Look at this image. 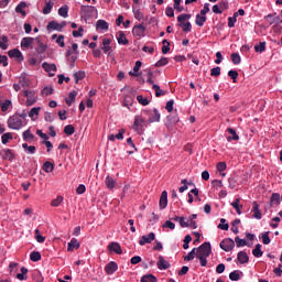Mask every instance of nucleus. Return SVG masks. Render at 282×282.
Here are the masks:
<instances>
[{"instance_id":"nucleus-21","label":"nucleus","mask_w":282,"mask_h":282,"mask_svg":"<svg viewBox=\"0 0 282 282\" xmlns=\"http://www.w3.org/2000/svg\"><path fill=\"white\" fill-rule=\"evenodd\" d=\"M232 208H235L237 215H241V210L243 209V205H241V199L235 198V200L230 204Z\"/></svg>"},{"instance_id":"nucleus-9","label":"nucleus","mask_w":282,"mask_h":282,"mask_svg":"<svg viewBox=\"0 0 282 282\" xmlns=\"http://www.w3.org/2000/svg\"><path fill=\"white\" fill-rule=\"evenodd\" d=\"M159 206H160L161 210H164V208H166V206H169V193L166 191H163L161 193Z\"/></svg>"},{"instance_id":"nucleus-28","label":"nucleus","mask_w":282,"mask_h":282,"mask_svg":"<svg viewBox=\"0 0 282 282\" xmlns=\"http://www.w3.org/2000/svg\"><path fill=\"white\" fill-rule=\"evenodd\" d=\"M17 279L19 281H28V268L22 267L21 268V273L17 274Z\"/></svg>"},{"instance_id":"nucleus-35","label":"nucleus","mask_w":282,"mask_h":282,"mask_svg":"<svg viewBox=\"0 0 282 282\" xmlns=\"http://www.w3.org/2000/svg\"><path fill=\"white\" fill-rule=\"evenodd\" d=\"M22 149H24L26 153H30V155H34L36 153V147L28 145V143H23Z\"/></svg>"},{"instance_id":"nucleus-64","label":"nucleus","mask_w":282,"mask_h":282,"mask_svg":"<svg viewBox=\"0 0 282 282\" xmlns=\"http://www.w3.org/2000/svg\"><path fill=\"white\" fill-rule=\"evenodd\" d=\"M228 76H230L231 80L234 83H237V78H239V73L237 70H229Z\"/></svg>"},{"instance_id":"nucleus-51","label":"nucleus","mask_w":282,"mask_h":282,"mask_svg":"<svg viewBox=\"0 0 282 282\" xmlns=\"http://www.w3.org/2000/svg\"><path fill=\"white\" fill-rule=\"evenodd\" d=\"M1 140H2V144H8V142H10V140H12V133L7 132V133L2 134Z\"/></svg>"},{"instance_id":"nucleus-62","label":"nucleus","mask_w":282,"mask_h":282,"mask_svg":"<svg viewBox=\"0 0 282 282\" xmlns=\"http://www.w3.org/2000/svg\"><path fill=\"white\" fill-rule=\"evenodd\" d=\"M270 241V231H265L264 234H262V242L264 243V246H269Z\"/></svg>"},{"instance_id":"nucleus-34","label":"nucleus","mask_w":282,"mask_h":282,"mask_svg":"<svg viewBox=\"0 0 282 282\" xmlns=\"http://www.w3.org/2000/svg\"><path fill=\"white\" fill-rule=\"evenodd\" d=\"M46 30H56L57 32H61V25L58 22L56 21H51L48 22L47 26H46Z\"/></svg>"},{"instance_id":"nucleus-50","label":"nucleus","mask_w":282,"mask_h":282,"mask_svg":"<svg viewBox=\"0 0 282 282\" xmlns=\"http://www.w3.org/2000/svg\"><path fill=\"white\" fill-rule=\"evenodd\" d=\"M30 259H31V261H34V262L41 261V252H39V251L31 252Z\"/></svg>"},{"instance_id":"nucleus-25","label":"nucleus","mask_w":282,"mask_h":282,"mask_svg":"<svg viewBox=\"0 0 282 282\" xmlns=\"http://www.w3.org/2000/svg\"><path fill=\"white\" fill-rule=\"evenodd\" d=\"M227 131L230 133V137H227V141L232 142L234 140L235 142H238L239 135L237 134V131L232 128H228Z\"/></svg>"},{"instance_id":"nucleus-17","label":"nucleus","mask_w":282,"mask_h":282,"mask_svg":"<svg viewBox=\"0 0 282 282\" xmlns=\"http://www.w3.org/2000/svg\"><path fill=\"white\" fill-rule=\"evenodd\" d=\"M10 58H17L18 61H23V53L19 48H13L8 52Z\"/></svg>"},{"instance_id":"nucleus-23","label":"nucleus","mask_w":282,"mask_h":282,"mask_svg":"<svg viewBox=\"0 0 282 282\" xmlns=\"http://www.w3.org/2000/svg\"><path fill=\"white\" fill-rule=\"evenodd\" d=\"M25 8H28V3L26 2H20L17 7H15V12L18 14H21L22 17H26V12H25Z\"/></svg>"},{"instance_id":"nucleus-47","label":"nucleus","mask_w":282,"mask_h":282,"mask_svg":"<svg viewBox=\"0 0 282 282\" xmlns=\"http://www.w3.org/2000/svg\"><path fill=\"white\" fill-rule=\"evenodd\" d=\"M231 63H234V65H239V63H241V56L239 53L231 54Z\"/></svg>"},{"instance_id":"nucleus-53","label":"nucleus","mask_w":282,"mask_h":282,"mask_svg":"<svg viewBox=\"0 0 282 282\" xmlns=\"http://www.w3.org/2000/svg\"><path fill=\"white\" fill-rule=\"evenodd\" d=\"M75 83L78 84V80H83L85 78V72L79 70L77 73H74Z\"/></svg>"},{"instance_id":"nucleus-15","label":"nucleus","mask_w":282,"mask_h":282,"mask_svg":"<svg viewBox=\"0 0 282 282\" xmlns=\"http://www.w3.org/2000/svg\"><path fill=\"white\" fill-rule=\"evenodd\" d=\"M0 155H1L2 160H9L10 162H12V160H14V153L10 149L2 150L0 152Z\"/></svg>"},{"instance_id":"nucleus-56","label":"nucleus","mask_w":282,"mask_h":282,"mask_svg":"<svg viewBox=\"0 0 282 282\" xmlns=\"http://www.w3.org/2000/svg\"><path fill=\"white\" fill-rule=\"evenodd\" d=\"M210 76L217 78V76H221V67L217 66L210 69Z\"/></svg>"},{"instance_id":"nucleus-31","label":"nucleus","mask_w":282,"mask_h":282,"mask_svg":"<svg viewBox=\"0 0 282 282\" xmlns=\"http://www.w3.org/2000/svg\"><path fill=\"white\" fill-rule=\"evenodd\" d=\"M206 19H207L206 15L197 14L195 20L196 25H198V28H204V24L206 23Z\"/></svg>"},{"instance_id":"nucleus-10","label":"nucleus","mask_w":282,"mask_h":282,"mask_svg":"<svg viewBox=\"0 0 282 282\" xmlns=\"http://www.w3.org/2000/svg\"><path fill=\"white\" fill-rule=\"evenodd\" d=\"M145 122L144 118L137 116L133 123L134 131H142Z\"/></svg>"},{"instance_id":"nucleus-7","label":"nucleus","mask_w":282,"mask_h":282,"mask_svg":"<svg viewBox=\"0 0 282 282\" xmlns=\"http://www.w3.org/2000/svg\"><path fill=\"white\" fill-rule=\"evenodd\" d=\"M145 32H147V28H144L143 24H135L132 29L133 36H139V39H142Z\"/></svg>"},{"instance_id":"nucleus-57","label":"nucleus","mask_w":282,"mask_h":282,"mask_svg":"<svg viewBox=\"0 0 282 282\" xmlns=\"http://www.w3.org/2000/svg\"><path fill=\"white\" fill-rule=\"evenodd\" d=\"M254 52H259L260 54L265 52V42H260V44L256 45Z\"/></svg>"},{"instance_id":"nucleus-49","label":"nucleus","mask_w":282,"mask_h":282,"mask_svg":"<svg viewBox=\"0 0 282 282\" xmlns=\"http://www.w3.org/2000/svg\"><path fill=\"white\" fill-rule=\"evenodd\" d=\"M20 85L21 87H30V79L25 77V75L20 76Z\"/></svg>"},{"instance_id":"nucleus-19","label":"nucleus","mask_w":282,"mask_h":282,"mask_svg":"<svg viewBox=\"0 0 282 282\" xmlns=\"http://www.w3.org/2000/svg\"><path fill=\"white\" fill-rule=\"evenodd\" d=\"M118 270V263L111 261L105 267V272L108 274H113Z\"/></svg>"},{"instance_id":"nucleus-6","label":"nucleus","mask_w":282,"mask_h":282,"mask_svg":"<svg viewBox=\"0 0 282 282\" xmlns=\"http://www.w3.org/2000/svg\"><path fill=\"white\" fill-rule=\"evenodd\" d=\"M264 20L267 23H269V25H281L282 23L281 17L276 15V13L265 15Z\"/></svg>"},{"instance_id":"nucleus-44","label":"nucleus","mask_w":282,"mask_h":282,"mask_svg":"<svg viewBox=\"0 0 282 282\" xmlns=\"http://www.w3.org/2000/svg\"><path fill=\"white\" fill-rule=\"evenodd\" d=\"M189 19H191V14H186V13L180 14L177 17V21H178L180 25L184 24V22L188 21Z\"/></svg>"},{"instance_id":"nucleus-55","label":"nucleus","mask_w":282,"mask_h":282,"mask_svg":"<svg viewBox=\"0 0 282 282\" xmlns=\"http://www.w3.org/2000/svg\"><path fill=\"white\" fill-rule=\"evenodd\" d=\"M137 100L140 105H142L143 107H147V105H149V99H147L145 97H143L142 95H138L137 96Z\"/></svg>"},{"instance_id":"nucleus-26","label":"nucleus","mask_w":282,"mask_h":282,"mask_svg":"<svg viewBox=\"0 0 282 282\" xmlns=\"http://www.w3.org/2000/svg\"><path fill=\"white\" fill-rule=\"evenodd\" d=\"M105 184L109 191H113V188H116V180H113L111 176L106 177Z\"/></svg>"},{"instance_id":"nucleus-36","label":"nucleus","mask_w":282,"mask_h":282,"mask_svg":"<svg viewBox=\"0 0 282 282\" xmlns=\"http://www.w3.org/2000/svg\"><path fill=\"white\" fill-rule=\"evenodd\" d=\"M152 88H153L154 91H155L156 98H160L161 96H165V95H166V91L162 90V89L160 88V85L153 84V85H152Z\"/></svg>"},{"instance_id":"nucleus-60","label":"nucleus","mask_w":282,"mask_h":282,"mask_svg":"<svg viewBox=\"0 0 282 282\" xmlns=\"http://www.w3.org/2000/svg\"><path fill=\"white\" fill-rule=\"evenodd\" d=\"M178 25L180 28H182L183 32H191V30H193V25L191 24V22H186Z\"/></svg>"},{"instance_id":"nucleus-12","label":"nucleus","mask_w":282,"mask_h":282,"mask_svg":"<svg viewBox=\"0 0 282 282\" xmlns=\"http://www.w3.org/2000/svg\"><path fill=\"white\" fill-rule=\"evenodd\" d=\"M149 123L152 122H160V111H158V109H153L149 112V119H148Z\"/></svg>"},{"instance_id":"nucleus-42","label":"nucleus","mask_w":282,"mask_h":282,"mask_svg":"<svg viewBox=\"0 0 282 282\" xmlns=\"http://www.w3.org/2000/svg\"><path fill=\"white\" fill-rule=\"evenodd\" d=\"M234 242H236L237 248H243V246H248V241H246V239L239 238V236L235 238Z\"/></svg>"},{"instance_id":"nucleus-58","label":"nucleus","mask_w":282,"mask_h":282,"mask_svg":"<svg viewBox=\"0 0 282 282\" xmlns=\"http://www.w3.org/2000/svg\"><path fill=\"white\" fill-rule=\"evenodd\" d=\"M41 111V107H34L29 112V118L34 119V116H39V112Z\"/></svg>"},{"instance_id":"nucleus-16","label":"nucleus","mask_w":282,"mask_h":282,"mask_svg":"<svg viewBox=\"0 0 282 282\" xmlns=\"http://www.w3.org/2000/svg\"><path fill=\"white\" fill-rule=\"evenodd\" d=\"M21 47H24L25 50L28 48H33L32 45H34V37H23L21 41Z\"/></svg>"},{"instance_id":"nucleus-46","label":"nucleus","mask_w":282,"mask_h":282,"mask_svg":"<svg viewBox=\"0 0 282 282\" xmlns=\"http://www.w3.org/2000/svg\"><path fill=\"white\" fill-rule=\"evenodd\" d=\"M75 131H76V129H75L74 126H72V124H68V126H66V127L64 128V133H65L66 135H74Z\"/></svg>"},{"instance_id":"nucleus-4","label":"nucleus","mask_w":282,"mask_h":282,"mask_svg":"<svg viewBox=\"0 0 282 282\" xmlns=\"http://www.w3.org/2000/svg\"><path fill=\"white\" fill-rule=\"evenodd\" d=\"M22 94L24 98H26V107H32V105H36L39 100V96H36V91L23 90Z\"/></svg>"},{"instance_id":"nucleus-22","label":"nucleus","mask_w":282,"mask_h":282,"mask_svg":"<svg viewBox=\"0 0 282 282\" xmlns=\"http://www.w3.org/2000/svg\"><path fill=\"white\" fill-rule=\"evenodd\" d=\"M237 260L239 263H248L250 261V258L248 257V253L246 251H239L237 254Z\"/></svg>"},{"instance_id":"nucleus-8","label":"nucleus","mask_w":282,"mask_h":282,"mask_svg":"<svg viewBox=\"0 0 282 282\" xmlns=\"http://www.w3.org/2000/svg\"><path fill=\"white\" fill-rule=\"evenodd\" d=\"M152 241H155L154 232H150L149 235L142 236V238L139 240V246H147V243H151Z\"/></svg>"},{"instance_id":"nucleus-11","label":"nucleus","mask_w":282,"mask_h":282,"mask_svg":"<svg viewBox=\"0 0 282 282\" xmlns=\"http://www.w3.org/2000/svg\"><path fill=\"white\" fill-rule=\"evenodd\" d=\"M159 270H169L171 268V263L164 259V257L160 256L156 262Z\"/></svg>"},{"instance_id":"nucleus-52","label":"nucleus","mask_w":282,"mask_h":282,"mask_svg":"<svg viewBox=\"0 0 282 282\" xmlns=\"http://www.w3.org/2000/svg\"><path fill=\"white\" fill-rule=\"evenodd\" d=\"M35 239L37 243H44L45 237L41 235V231L39 229H35Z\"/></svg>"},{"instance_id":"nucleus-24","label":"nucleus","mask_w":282,"mask_h":282,"mask_svg":"<svg viewBox=\"0 0 282 282\" xmlns=\"http://www.w3.org/2000/svg\"><path fill=\"white\" fill-rule=\"evenodd\" d=\"M108 249L112 252H116V254H122V248L120 247V243H118V242H111L108 246Z\"/></svg>"},{"instance_id":"nucleus-13","label":"nucleus","mask_w":282,"mask_h":282,"mask_svg":"<svg viewBox=\"0 0 282 282\" xmlns=\"http://www.w3.org/2000/svg\"><path fill=\"white\" fill-rule=\"evenodd\" d=\"M42 67L50 74V76L56 75V65L55 64H48L47 62H44L42 64Z\"/></svg>"},{"instance_id":"nucleus-5","label":"nucleus","mask_w":282,"mask_h":282,"mask_svg":"<svg viewBox=\"0 0 282 282\" xmlns=\"http://www.w3.org/2000/svg\"><path fill=\"white\" fill-rule=\"evenodd\" d=\"M220 248H221V250H224L225 252H230L231 250L235 249V240H232V238L224 239V240L220 242Z\"/></svg>"},{"instance_id":"nucleus-63","label":"nucleus","mask_w":282,"mask_h":282,"mask_svg":"<svg viewBox=\"0 0 282 282\" xmlns=\"http://www.w3.org/2000/svg\"><path fill=\"white\" fill-rule=\"evenodd\" d=\"M54 94V88L52 87H44L42 90V96H52Z\"/></svg>"},{"instance_id":"nucleus-37","label":"nucleus","mask_w":282,"mask_h":282,"mask_svg":"<svg viewBox=\"0 0 282 282\" xmlns=\"http://www.w3.org/2000/svg\"><path fill=\"white\" fill-rule=\"evenodd\" d=\"M68 12H69V8L67 6L61 7L58 9V14L59 17H63V19H67V17H69Z\"/></svg>"},{"instance_id":"nucleus-2","label":"nucleus","mask_w":282,"mask_h":282,"mask_svg":"<svg viewBox=\"0 0 282 282\" xmlns=\"http://www.w3.org/2000/svg\"><path fill=\"white\" fill-rule=\"evenodd\" d=\"M173 220L177 221L181 228H192V230H197V221H188L186 220V217L183 216H175Z\"/></svg>"},{"instance_id":"nucleus-48","label":"nucleus","mask_w":282,"mask_h":282,"mask_svg":"<svg viewBox=\"0 0 282 282\" xmlns=\"http://www.w3.org/2000/svg\"><path fill=\"white\" fill-rule=\"evenodd\" d=\"M0 50H8V36L0 37Z\"/></svg>"},{"instance_id":"nucleus-39","label":"nucleus","mask_w":282,"mask_h":282,"mask_svg":"<svg viewBox=\"0 0 282 282\" xmlns=\"http://www.w3.org/2000/svg\"><path fill=\"white\" fill-rule=\"evenodd\" d=\"M141 282H158V278L153 274H145L141 278Z\"/></svg>"},{"instance_id":"nucleus-59","label":"nucleus","mask_w":282,"mask_h":282,"mask_svg":"<svg viewBox=\"0 0 282 282\" xmlns=\"http://www.w3.org/2000/svg\"><path fill=\"white\" fill-rule=\"evenodd\" d=\"M164 65H169V58L162 57L155 63V67H164Z\"/></svg>"},{"instance_id":"nucleus-45","label":"nucleus","mask_w":282,"mask_h":282,"mask_svg":"<svg viewBox=\"0 0 282 282\" xmlns=\"http://www.w3.org/2000/svg\"><path fill=\"white\" fill-rule=\"evenodd\" d=\"M59 204H63V196H57L51 202V206H53V208H58Z\"/></svg>"},{"instance_id":"nucleus-40","label":"nucleus","mask_w":282,"mask_h":282,"mask_svg":"<svg viewBox=\"0 0 282 282\" xmlns=\"http://www.w3.org/2000/svg\"><path fill=\"white\" fill-rule=\"evenodd\" d=\"M22 137H23V140L25 142H30L32 140H34V134H32V132L30 130H25L23 133H22Z\"/></svg>"},{"instance_id":"nucleus-61","label":"nucleus","mask_w":282,"mask_h":282,"mask_svg":"<svg viewBox=\"0 0 282 282\" xmlns=\"http://www.w3.org/2000/svg\"><path fill=\"white\" fill-rule=\"evenodd\" d=\"M218 228L220 230H228V228H230V225H228V223H226L225 218H221L220 224L218 225Z\"/></svg>"},{"instance_id":"nucleus-33","label":"nucleus","mask_w":282,"mask_h":282,"mask_svg":"<svg viewBox=\"0 0 282 282\" xmlns=\"http://www.w3.org/2000/svg\"><path fill=\"white\" fill-rule=\"evenodd\" d=\"M78 96V91L73 90L72 93H69L68 98H66V105H68V107H70L72 102H74V100H76V97Z\"/></svg>"},{"instance_id":"nucleus-32","label":"nucleus","mask_w":282,"mask_h":282,"mask_svg":"<svg viewBox=\"0 0 282 282\" xmlns=\"http://www.w3.org/2000/svg\"><path fill=\"white\" fill-rule=\"evenodd\" d=\"M102 45H104V47H102L104 54H107L108 52L111 51V40H109V39H104V40H102Z\"/></svg>"},{"instance_id":"nucleus-43","label":"nucleus","mask_w":282,"mask_h":282,"mask_svg":"<svg viewBox=\"0 0 282 282\" xmlns=\"http://www.w3.org/2000/svg\"><path fill=\"white\" fill-rule=\"evenodd\" d=\"M53 8H54V3L52 1L46 2L43 8V14H50Z\"/></svg>"},{"instance_id":"nucleus-41","label":"nucleus","mask_w":282,"mask_h":282,"mask_svg":"<svg viewBox=\"0 0 282 282\" xmlns=\"http://www.w3.org/2000/svg\"><path fill=\"white\" fill-rule=\"evenodd\" d=\"M43 171H45V173H52V171H54V164L50 161L44 162Z\"/></svg>"},{"instance_id":"nucleus-14","label":"nucleus","mask_w":282,"mask_h":282,"mask_svg":"<svg viewBox=\"0 0 282 282\" xmlns=\"http://www.w3.org/2000/svg\"><path fill=\"white\" fill-rule=\"evenodd\" d=\"M252 206L253 207L251 209V213H252L253 219H261V217H263V215L261 214V209H259V203L253 202Z\"/></svg>"},{"instance_id":"nucleus-3","label":"nucleus","mask_w":282,"mask_h":282,"mask_svg":"<svg viewBox=\"0 0 282 282\" xmlns=\"http://www.w3.org/2000/svg\"><path fill=\"white\" fill-rule=\"evenodd\" d=\"M212 252L210 242H204L196 249L197 258H209Z\"/></svg>"},{"instance_id":"nucleus-1","label":"nucleus","mask_w":282,"mask_h":282,"mask_svg":"<svg viewBox=\"0 0 282 282\" xmlns=\"http://www.w3.org/2000/svg\"><path fill=\"white\" fill-rule=\"evenodd\" d=\"M9 129H13L14 131H19L22 127H25V121L19 117V115H13L8 119Z\"/></svg>"},{"instance_id":"nucleus-18","label":"nucleus","mask_w":282,"mask_h":282,"mask_svg":"<svg viewBox=\"0 0 282 282\" xmlns=\"http://www.w3.org/2000/svg\"><path fill=\"white\" fill-rule=\"evenodd\" d=\"M80 248V242H78V239L73 238L67 246L68 252H74V250H78Z\"/></svg>"},{"instance_id":"nucleus-20","label":"nucleus","mask_w":282,"mask_h":282,"mask_svg":"<svg viewBox=\"0 0 282 282\" xmlns=\"http://www.w3.org/2000/svg\"><path fill=\"white\" fill-rule=\"evenodd\" d=\"M117 41L119 45H129V40L127 39V35H124V32L119 31L117 33Z\"/></svg>"},{"instance_id":"nucleus-30","label":"nucleus","mask_w":282,"mask_h":282,"mask_svg":"<svg viewBox=\"0 0 282 282\" xmlns=\"http://www.w3.org/2000/svg\"><path fill=\"white\" fill-rule=\"evenodd\" d=\"M241 274H243V272H241L240 270H235L229 273V279L230 281H239L241 279Z\"/></svg>"},{"instance_id":"nucleus-27","label":"nucleus","mask_w":282,"mask_h":282,"mask_svg":"<svg viewBox=\"0 0 282 282\" xmlns=\"http://www.w3.org/2000/svg\"><path fill=\"white\" fill-rule=\"evenodd\" d=\"M96 28L97 30H104V32H107V30H109V23L105 20H98Z\"/></svg>"},{"instance_id":"nucleus-38","label":"nucleus","mask_w":282,"mask_h":282,"mask_svg":"<svg viewBox=\"0 0 282 282\" xmlns=\"http://www.w3.org/2000/svg\"><path fill=\"white\" fill-rule=\"evenodd\" d=\"M252 254H253V257H256L257 259L263 257V251H261V245L258 243V245L254 247V249L252 250Z\"/></svg>"},{"instance_id":"nucleus-54","label":"nucleus","mask_w":282,"mask_h":282,"mask_svg":"<svg viewBox=\"0 0 282 282\" xmlns=\"http://www.w3.org/2000/svg\"><path fill=\"white\" fill-rule=\"evenodd\" d=\"M281 195L279 193H273L271 196V204H280Z\"/></svg>"},{"instance_id":"nucleus-29","label":"nucleus","mask_w":282,"mask_h":282,"mask_svg":"<svg viewBox=\"0 0 282 282\" xmlns=\"http://www.w3.org/2000/svg\"><path fill=\"white\" fill-rule=\"evenodd\" d=\"M52 40H56L57 45H59V47H65V36L64 35H56L53 34L52 35Z\"/></svg>"}]
</instances>
